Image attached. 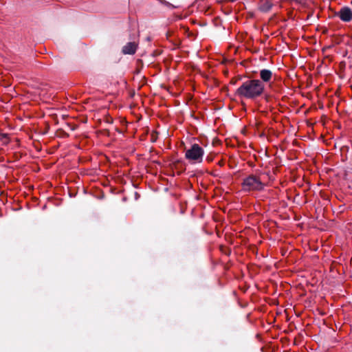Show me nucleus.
<instances>
[{
  "label": "nucleus",
  "mask_w": 352,
  "mask_h": 352,
  "mask_svg": "<svg viewBox=\"0 0 352 352\" xmlns=\"http://www.w3.org/2000/svg\"><path fill=\"white\" fill-rule=\"evenodd\" d=\"M265 85L257 79L248 80L243 82L236 89V94L241 98L255 100L264 92Z\"/></svg>",
  "instance_id": "nucleus-1"
},
{
  "label": "nucleus",
  "mask_w": 352,
  "mask_h": 352,
  "mask_svg": "<svg viewBox=\"0 0 352 352\" xmlns=\"http://www.w3.org/2000/svg\"><path fill=\"white\" fill-rule=\"evenodd\" d=\"M264 184L258 177L251 175L245 177L242 183V188L244 191L262 190Z\"/></svg>",
  "instance_id": "nucleus-2"
},
{
  "label": "nucleus",
  "mask_w": 352,
  "mask_h": 352,
  "mask_svg": "<svg viewBox=\"0 0 352 352\" xmlns=\"http://www.w3.org/2000/svg\"><path fill=\"white\" fill-rule=\"evenodd\" d=\"M204 155V149L197 144H194L186 151V158L193 163H201Z\"/></svg>",
  "instance_id": "nucleus-3"
},
{
  "label": "nucleus",
  "mask_w": 352,
  "mask_h": 352,
  "mask_svg": "<svg viewBox=\"0 0 352 352\" xmlns=\"http://www.w3.org/2000/svg\"><path fill=\"white\" fill-rule=\"evenodd\" d=\"M336 14L344 22H349L352 19V11L348 7L342 8Z\"/></svg>",
  "instance_id": "nucleus-4"
},
{
  "label": "nucleus",
  "mask_w": 352,
  "mask_h": 352,
  "mask_svg": "<svg viewBox=\"0 0 352 352\" xmlns=\"http://www.w3.org/2000/svg\"><path fill=\"white\" fill-rule=\"evenodd\" d=\"M137 44L135 42L127 43L122 48L124 54H134L137 50Z\"/></svg>",
  "instance_id": "nucleus-5"
},
{
  "label": "nucleus",
  "mask_w": 352,
  "mask_h": 352,
  "mask_svg": "<svg viewBox=\"0 0 352 352\" xmlns=\"http://www.w3.org/2000/svg\"><path fill=\"white\" fill-rule=\"evenodd\" d=\"M260 77L263 82H268L272 78V72L270 69H263L260 72Z\"/></svg>",
  "instance_id": "nucleus-6"
},
{
  "label": "nucleus",
  "mask_w": 352,
  "mask_h": 352,
  "mask_svg": "<svg viewBox=\"0 0 352 352\" xmlns=\"http://www.w3.org/2000/svg\"><path fill=\"white\" fill-rule=\"evenodd\" d=\"M269 9H270V7H269V8H267V9H263V10H264V11H267V10H268Z\"/></svg>",
  "instance_id": "nucleus-7"
}]
</instances>
